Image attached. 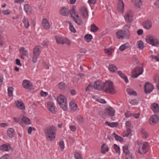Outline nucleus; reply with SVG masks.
<instances>
[{
  "mask_svg": "<svg viewBox=\"0 0 159 159\" xmlns=\"http://www.w3.org/2000/svg\"><path fill=\"white\" fill-rule=\"evenodd\" d=\"M80 14L83 16V18L86 19L88 16V12L87 9L85 7H82L80 8Z\"/></svg>",
  "mask_w": 159,
  "mask_h": 159,
  "instance_id": "obj_13",
  "label": "nucleus"
},
{
  "mask_svg": "<svg viewBox=\"0 0 159 159\" xmlns=\"http://www.w3.org/2000/svg\"><path fill=\"white\" fill-rule=\"evenodd\" d=\"M129 45L128 43H126L122 45L119 48V50L121 51H123L125 49L129 48Z\"/></svg>",
  "mask_w": 159,
  "mask_h": 159,
  "instance_id": "obj_36",
  "label": "nucleus"
},
{
  "mask_svg": "<svg viewBox=\"0 0 159 159\" xmlns=\"http://www.w3.org/2000/svg\"><path fill=\"white\" fill-rule=\"evenodd\" d=\"M47 107L48 110L53 114L55 113V107L53 103L51 102L47 103Z\"/></svg>",
  "mask_w": 159,
  "mask_h": 159,
  "instance_id": "obj_18",
  "label": "nucleus"
},
{
  "mask_svg": "<svg viewBox=\"0 0 159 159\" xmlns=\"http://www.w3.org/2000/svg\"><path fill=\"white\" fill-rule=\"evenodd\" d=\"M124 8V4L121 0H119L118 1L117 9L119 12L122 13L123 12Z\"/></svg>",
  "mask_w": 159,
  "mask_h": 159,
  "instance_id": "obj_16",
  "label": "nucleus"
},
{
  "mask_svg": "<svg viewBox=\"0 0 159 159\" xmlns=\"http://www.w3.org/2000/svg\"><path fill=\"white\" fill-rule=\"evenodd\" d=\"M68 23L70 25V28L69 29L70 31L73 33H75V32L76 30L75 28H74L73 25H72V23L70 21H68Z\"/></svg>",
  "mask_w": 159,
  "mask_h": 159,
  "instance_id": "obj_48",
  "label": "nucleus"
},
{
  "mask_svg": "<svg viewBox=\"0 0 159 159\" xmlns=\"http://www.w3.org/2000/svg\"><path fill=\"white\" fill-rule=\"evenodd\" d=\"M117 73L118 75L123 79L124 80L125 82L127 83L129 82L128 80L127 77L124 73H123L121 71H118Z\"/></svg>",
  "mask_w": 159,
  "mask_h": 159,
  "instance_id": "obj_25",
  "label": "nucleus"
},
{
  "mask_svg": "<svg viewBox=\"0 0 159 159\" xmlns=\"http://www.w3.org/2000/svg\"><path fill=\"white\" fill-rule=\"evenodd\" d=\"M151 108L152 111L155 113L159 112V107L157 103H154L152 104Z\"/></svg>",
  "mask_w": 159,
  "mask_h": 159,
  "instance_id": "obj_21",
  "label": "nucleus"
},
{
  "mask_svg": "<svg viewBox=\"0 0 159 159\" xmlns=\"http://www.w3.org/2000/svg\"><path fill=\"white\" fill-rule=\"evenodd\" d=\"M112 136H113L115 139L117 141L121 142L123 141V138L121 137L118 136L115 133H113L112 134Z\"/></svg>",
  "mask_w": 159,
  "mask_h": 159,
  "instance_id": "obj_33",
  "label": "nucleus"
},
{
  "mask_svg": "<svg viewBox=\"0 0 159 159\" xmlns=\"http://www.w3.org/2000/svg\"><path fill=\"white\" fill-rule=\"evenodd\" d=\"M13 88L12 87H9L8 88V95L10 97H11L13 95Z\"/></svg>",
  "mask_w": 159,
  "mask_h": 159,
  "instance_id": "obj_46",
  "label": "nucleus"
},
{
  "mask_svg": "<svg viewBox=\"0 0 159 159\" xmlns=\"http://www.w3.org/2000/svg\"><path fill=\"white\" fill-rule=\"evenodd\" d=\"M115 110L112 107H109L105 109V113L107 116L112 117L115 116Z\"/></svg>",
  "mask_w": 159,
  "mask_h": 159,
  "instance_id": "obj_9",
  "label": "nucleus"
},
{
  "mask_svg": "<svg viewBox=\"0 0 159 159\" xmlns=\"http://www.w3.org/2000/svg\"><path fill=\"white\" fill-rule=\"evenodd\" d=\"M98 114L101 117L103 118H106L107 116V114L105 113V110L104 111H99L98 112Z\"/></svg>",
  "mask_w": 159,
  "mask_h": 159,
  "instance_id": "obj_41",
  "label": "nucleus"
},
{
  "mask_svg": "<svg viewBox=\"0 0 159 159\" xmlns=\"http://www.w3.org/2000/svg\"><path fill=\"white\" fill-rule=\"evenodd\" d=\"M93 39L92 36L90 34H86L84 36V39L87 42H90Z\"/></svg>",
  "mask_w": 159,
  "mask_h": 159,
  "instance_id": "obj_32",
  "label": "nucleus"
},
{
  "mask_svg": "<svg viewBox=\"0 0 159 159\" xmlns=\"http://www.w3.org/2000/svg\"><path fill=\"white\" fill-rule=\"evenodd\" d=\"M48 41L47 39H45L43 41V42L42 43V45L43 46H47L48 45Z\"/></svg>",
  "mask_w": 159,
  "mask_h": 159,
  "instance_id": "obj_59",
  "label": "nucleus"
},
{
  "mask_svg": "<svg viewBox=\"0 0 159 159\" xmlns=\"http://www.w3.org/2000/svg\"><path fill=\"white\" fill-rule=\"evenodd\" d=\"M43 28L46 30H48L49 28V24L46 19H43L42 22Z\"/></svg>",
  "mask_w": 159,
  "mask_h": 159,
  "instance_id": "obj_24",
  "label": "nucleus"
},
{
  "mask_svg": "<svg viewBox=\"0 0 159 159\" xmlns=\"http://www.w3.org/2000/svg\"><path fill=\"white\" fill-rule=\"evenodd\" d=\"M0 159H10L9 155L6 154L0 158Z\"/></svg>",
  "mask_w": 159,
  "mask_h": 159,
  "instance_id": "obj_58",
  "label": "nucleus"
},
{
  "mask_svg": "<svg viewBox=\"0 0 159 159\" xmlns=\"http://www.w3.org/2000/svg\"><path fill=\"white\" fill-rule=\"evenodd\" d=\"M63 39L62 38L57 37L56 38V41L58 43L63 44Z\"/></svg>",
  "mask_w": 159,
  "mask_h": 159,
  "instance_id": "obj_49",
  "label": "nucleus"
},
{
  "mask_svg": "<svg viewBox=\"0 0 159 159\" xmlns=\"http://www.w3.org/2000/svg\"><path fill=\"white\" fill-rule=\"evenodd\" d=\"M154 87L152 84L149 82H146L144 85V92L146 94L151 93L154 89Z\"/></svg>",
  "mask_w": 159,
  "mask_h": 159,
  "instance_id": "obj_8",
  "label": "nucleus"
},
{
  "mask_svg": "<svg viewBox=\"0 0 159 159\" xmlns=\"http://www.w3.org/2000/svg\"><path fill=\"white\" fill-rule=\"evenodd\" d=\"M141 132L142 134V137L145 139H147L148 137V134L144 129H142Z\"/></svg>",
  "mask_w": 159,
  "mask_h": 159,
  "instance_id": "obj_47",
  "label": "nucleus"
},
{
  "mask_svg": "<svg viewBox=\"0 0 159 159\" xmlns=\"http://www.w3.org/2000/svg\"><path fill=\"white\" fill-rule=\"evenodd\" d=\"M74 156L76 159H82L81 155L79 153L75 152L74 153Z\"/></svg>",
  "mask_w": 159,
  "mask_h": 159,
  "instance_id": "obj_50",
  "label": "nucleus"
},
{
  "mask_svg": "<svg viewBox=\"0 0 159 159\" xmlns=\"http://www.w3.org/2000/svg\"><path fill=\"white\" fill-rule=\"evenodd\" d=\"M2 13L5 15H8L10 14V12L9 10H3L2 11Z\"/></svg>",
  "mask_w": 159,
  "mask_h": 159,
  "instance_id": "obj_61",
  "label": "nucleus"
},
{
  "mask_svg": "<svg viewBox=\"0 0 159 159\" xmlns=\"http://www.w3.org/2000/svg\"><path fill=\"white\" fill-rule=\"evenodd\" d=\"M40 95L42 97H46L48 95L47 92H43V91H41L40 93Z\"/></svg>",
  "mask_w": 159,
  "mask_h": 159,
  "instance_id": "obj_57",
  "label": "nucleus"
},
{
  "mask_svg": "<svg viewBox=\"0 0 159 159\" xmlns=\"http://www.w3.org/2000/svg\"><path fill=\"white\" fill-rule=\"evenodd\" d=\"M159 120V117L157 115H154L150 118L149 121V123L152 124V123H156Z\"/></svg>",
  "mask_w": 159,
  "mask_h": 159,
  "instance_id": "obj_15",
  "label": "nucleus"
},
{
  "mask_svg": "<svg viewBox=\"0 0 159 159\" xmlns=\"http://www.w3.org/2000/svg\"><path fill=\"white\" fill-rule=\"evenodd\" d=\"M23 86L26 89H31L33 87L32 84L30 81L27 80H24L22 83Z\"/></svg>",
  "mask_w": 159,
  "mask_h": 159,
  "instance_id": "obj_14",
  "label": "nucleus"
},
{
  "mask_svg": "<svg viewBox=\"0 0 159 159\" xmlns=\"http://www.w3.org/2000/svg\"><path fill=\"white\" fill-rule=\"evenodd\" d=\"M130 103L131 104L133 105H136L138 103L137 100L135 99H134L131 100Z\"/></svg>",
  "mask_w": 159,
  "mask_h": 159,
  "instance_id": "obj_55",
  "label": "nucleus"
},
{
  "mask_svg": "<svg viewBox=\"0 0 159 159\" xmlns=\"http://www.w3.org/2000/svg\"><path fill=\"white\" fill-rule=\"evenodd\" d=\"M58 88L61 90H63L67 87L66 85L63 82H60L58 84Z\"/></svg>",
  "mask_w": 159,
  "mask_h": 159,
  "instance_id": "obj_35",
  "label": "nucleus"
},
{
  "mask_svg": "<svg viewBox=\"0 0 159 159\" xmlns=\"http://www.w3.org/2000/svg\"><path fill=\"white\" fill-rule=\"evenodd\" d=\"M59 145L62 151L64 148V144L63 141H61L59 142Z\"/></svg>",
  "mask_w": 159,
  "mask_h": 159,
  "instance_id": "obj_53",
  "label": "nucleus"
},
{
  "mask_svg": "<svg viewBox=\"0 0 159 159\" xmlns=\"http://www.w3.org/2000/svg\"><path fill=\"white\" fill-rule=\"evenodd\" d=\"M104 86L105 92L111 94L116 93V90L114 87L113 83L111 81H106L104 83Z\"/></svg>",
  "mask_w": 159,
  "mask_h": 159,
  "instance_id": "obj_2",
  "label": "nucleus"
},
{
  "mask_svg": "<svg viewBox=\"0 0 159 159\" xmlns=\"http://www.w3.org/2000/svg\"><path fill=\"white\" fill-rule=\"evenodd\" d=\"M57 129L53 126L48 127L44 129V132L47 139L50 141H53L55 138Z\"/></svg>",
  "mask_w": 159,
  "mask_h": 159,
  "instance_id": "obj_1",
  "label": "nucleus"
},
{
  "mask_svg": "<svg viewBox=\"0 0 159 159\" xmlns=\"http://www.w3.org/2000/svg\"><path fill=\"white\" fill-rule=\"evenodd\" d=\"M15 62L17 65L20 66H21L22 65L19 59H16L15 60Z\"/></svg>",
  "mask_w": 159,
  "mask_h": 159,
  "instance_id": "obj_62",
  "label": "nucleus"
},
{
  "mask_svg": "<svg viewBox=\"0 0 159 159\" xmlns=\"http://www.w3.org/2000/svg\"><path fill=\"white\" fill-rule=\"evenodd\" d=\"M33 52L34 56H39L40 52L39 51V46H36L34 49Z\"/></svg>",
  "mask_w": 159,
  "mask_h": 159,
  "instance_id": "obj_37",
  "label": "nucleus"
},
{
  "mask_svg": "<svg viewBox=\"0 0 159 159\" xmlns=\"http://www.w3.org/2000/svg\"><path fill=\"white\" fill-rule=\"evenodd\" d=\"M152 23L150 21L147 20L143 22V27L147 30H149L152 27Z\"/></svg>",
  "mask_w": 159,
  "mask_h": 159,
  "instance_id": "obj_23",
  "label": "nucleus"
},
{
  "mask_svg": "<svg viewBox=\"0 0 159 159\" xmlns=\"http://www.w3.org/2000/svg\"><path fill=\"white\" fill-rule=\"evenodd\" d=\"M63 44L66 43L67 45H70V44L71 42L70 40L67 38H65L63 39Z\"/></svg>",
  "mask_w": 159,
  "mask_h": 159,
  "instance_id": "obj_52",
  "label": "nucleus"
},
{
  "mask_svg": "<svg viewBox=\"0 0 159 159\" xmlns=\"http://www.w3.org/2000/svg\"><path fill=\"white\" fill-rule=\"evenodd\" d=\"M133 12L129 10L128 11L126 15L124 16V18L125 21L127 23H131L133 21Z\"/></svg>",
  "mask_w": 159,
  "mask_h": 159,
  "instance_id": "obj_10",
  "label": "nucleus"
},
{
  "mask_svg": "<svg viewBox=\"0 0 159 159\" xmlns=\"http://www.w3.org/2000/svg\"><path fill=\"white\" fill-rule=\"evenodd\" d=\"M138 48L140 49H143L145 47L144 44L143 42L141 40L138 42Z\"/></svg>",
  "mask_w": 159,
  "mask_h": 159,
  "instance_id": "obj_43",
  "label": "nucleus"
},
{
  "mask_svg": "<svg viewBox=\"0 0 159 159\" xmlns=\"http://www.w3.org/2000/svg\"><path fill=\"white\" fill-rule=\"evenodd\" d=\"M76 119L78 122L80 123H82L84 121V119L83 117L80 115H78L76 116Z\"/></svg>",
  "mask_w": 159,
  "mask_h": 159,
  "instance_id": "obj_45",
  "label": "nucleus"
},
{
  "mask_svg": "<svg viewBox=\"0 0 159 159\" xmlns=\"http://www.w3.org/2000/svg\"><path fill=\"white\" fill-rule=\"evenodd\" d=\"M109 70L111 72L114 73L117 70V68L114 64H110L108 67Z\"/></svg>",
  "mask_w": 159,
  "mask_h": 159,
  "instance_id": "obj_29",
  "label": "nucleus"
},
{
  "mask_svg": "<svg viewBox=\"0 0 159 159\" xmlns=\"http://www.w3.org/2000/svg\"><path fill=\"white\" fill-rule=\"evenodd\" d=\"M114 148V149L116 153L120 154V148L119 146H118L116 144H114L113 145Z\"/></svg>",
  "mask_w": 159,
  "mask_h": 159,
  "instance_id": "obj_44",
  "label": "nucleus"
},
{
  "mask_svg": "<svg viewBox=\"0 0 159 159\" xmlns=\"http://www.w3.org/2000/svg\"><path fill=\"white\" fill-rule=\"evenodd\" d=\"M22 121L27 125L31 124L30 120L27 117L23 116L22 118Z\"/></svg>",
  "mask_w": 159,
  "mask_h": 159,
  "instance_id": "obj_40",
  "label": "nucleus"
},
{
  "mask_svg": "<svg viewBox=\"0 0 159 159\" xmlns=\"http://www.w3.org/2000/svg\"><path fill=\"white\" fill-rule=\"evenodd\" d=\"M57 102L59 106L64 111H66L67 109V105L66 97L62 95L58 96L57 98Z\"/></svg>",
  "mask_w": 159,
  "mask_h": 159,
  "instance_id": "obj_3",
  "label": "nucleus"
},
{
  "mask_svg": "<svg viewBox=\"0 0 159 159\" xmlns=\"http://www.w3.org/2000/svg\"><path fill=\"white\" fill-rule=\"evenodd\" d=\"M154 5L158 8H159V0H157L154 3Z\"/></svg>",
  "mask_w": 159,
  "mask_h": 159,
  "instance_id": "obj_64",
  "label": "nucleus"
},
{
  "mask_svg": "<svg viewBox=\"0 0 159 159\" xmlns=\"http://www.w3.org/2000/svg\"><path fill=\"white\" fill-rule=\"evenodd\" d=\"M70 130L73 132H75L76 129V127L75 125H71L70 126Z\"/></svg>",
  "mask_w": 159,
  "mask_h": 159,
  "instance_id": "obj_63",
  "label": "nucleus"
},
{
  "mask_svg": "<svg viewBox=\"0 0 159 159\" xmlns=\"http://www.w3.org/2000/svg\"><path fill=\"white\" fill-rule=\"evenodd\" d=\"M70 15L71 17L73 18L74 20L78 25H82L83 24L82 20L81 19H78L77 20L75 18V17L72 15V13H71V11H70Z\"/></svg>",
  "mask_w": 159,
  "mask_h": 159,
  "instance_id": "obj_31",
  "label": "nucleus"
},
{
  "mask_svg": "<svg viewBox=\"0 0 159 159\" xmlns=\"http://www.w3.org/2000/svg\"><path fill=\"white\" fill-rule=\"evenodd\" d=\"M109 150L108 147L106 145L105 143L103 144L101 147V152L102 154H105L106 152L108 151Z\"/></svg>",
  "mask_w": 159,
  "mask_h": 159,
  "instance_id": "obj_28",
  "label": "nucleus"
},
{
  "mask_svg": "<svg viewBox=\"0 0 159 159\" xmlns=\"http://www.w3.org/2000/svg\"><path fill=\"white\" fill-rule=\"evenodd\" d=\"M129 32L128 29L120 30L117 31L116 35L117 38L123 39V38L127 39L129 37Z\"/></svg>",
  "mask_w": 159,
  "mask_h": 159,
  "instance_id": "obj_4",
  "label": "nucleus"
},
{
  "mask_svg": "<svg viewBox=\"0 0 159 159\" xmlns=\"http://www.w3.org/2000/svg\"><path fill=\"white\" fill-rule=\"evenodd\" d=\"M129 145H125L122 147L123 152L125 154V159H134L133 155L129 150Z\"/></svg>",
  "mask_w": 159,
  "mask_h": 159,
  "instance_id": "obj_6",
  "label": "nucleus"
},
{
  "mask_svg": "<svg viewBox=\"0 0 159 159\" xmlns=\"http://www.w3.org/2000/svg\"><path fill=\"white\" fill-rule=\"evenodd\" d=\"M15 133L14 130L13 128H9L7 130L8 135L10 138L13 137Z\"/></svg>",
  "mask_w": 159,
  "mask_h": 159,
  "instance_id": "obj_30",
  "label": "nucleus"
},
{
  "mask_svg": "<svg viewBox=\"0 0 159 159\" xmlns=\"http://www.w3.org/2000/svg\"><path fill=\"white\" fill-rule=\"evenodd\" d=\"M127 133L125 134V135L124 136V137L126 136L128 137L129 135H131V130L130 128H127Z\"/></svg>",
  "mask_w": 159,
  "mask_h": 159,
  "instance_id": "obj_51",
  "label": "nucleus"
},
{
  "mask_svg": "<svg viewBox=\"0 0 159 159\" xmlns=\"http://www.w3.org/2000/svg\"><path fill=\"white\" fill-rule=\"evenodd\" d=\"M0 150L3 151H9V150H11V151H12L13 149L11 147L10 145L4 144L0 146Z\"/></svg>",
  "mask_w": 159,
  "mask_h": 159,
  "instance_id": "obj_17",
  "label": "nucleus"
},
{
  "mask_svg": "<svg viewBox=\"0 0 159 159\" xmlns=\"http://www.w3.org/2000/svg\"><path fill=\"white\" fill-rule=\"evenodd\" d=\"M93 87L95 89L101 90L104 88V83H102L101 82L98 80L95 82L93 85Z\"/></svg>",
  "mask_w": 159,
  "mask_h": 159,
  "instance_id": "obj_11",
  "label": "nucleus"
},
{
  "mask_svg": "<svg viewBox=\"0 0 159 159\" xmlns=\"http://www.w3.org/2000/svg\"><path fill=\"white\" fill-rule=\"evenodd\" d=\"M69 106L71 110H73L74 111L77 110V105L76 103L72 101H70L69 103Z\"/></svg>",
  "mask_w": 159,
  "mask_h": 159,
  "instance_id": "obj_22",
  "label": "nucleus"
},
{
  "mask_svg": "<svg viewBox=\"0 0 159 159\" xmlns=\"http://www.w3.org/2000/svg\"><path fill=\"white\" fill-rule=\"evenodd\" d=\"M15 103L16 106L19 109L21 110H24L25 109L24 104L22 101H20L19 100H17L15 101Z\"/></svg>",
  "mask_w": 159,
  "mask_h": 159,
  "instance_id": "obj_20",
  "label": "nucleus"
},
{
  "mask_svg": "<svg viewBox=\"0 0 159 159\" xmlns=\"http://www.w3.org/2000/svg\"><path fill=\"white\" fill-rule=\"evenodd\" d=\"M90 28V31L94 33L97 32L99 30V28L94 24L91 25Z\"/></svg>",
  "mask_w": 159,
  "mask_h": 159,
  "instance_id": "obj_39",
  "label": "nucleus"
},
{
  "mask_svg": "<svg viewBox=\"0 0 159 159\" xmlns=\"http://www.w3.org/2000/svg\"><path fill=\"white\" fill-rule=\"evenodd\" d=\"M24 9L27 14H30L31 13V7L28 4H25L24 5Z\"/></svg>",
  "mask_w": 159,
  "mask_h": 159,
  "instance_id": "obj_26",
  "label": "nucleus"
},
{
  "mask_svg": "<svg viewBox=\"0 0 159 159\" xmlns=\"http://www.w3.org/2000/svg\"><path fill=\"white\" fill-rule=\"evenodd\" d=\"M22 21L24 24L25 28H28L30 25L28 19L27 18L24 17Z\"/></svg>",
  "mask_w": 159,
  "mask_h": 159,
  "instance_id": "obj_38",
  "label": "nucleus"
},
{
  "mask_svg": "<svg viewBox=\"0 0 159 159\" xmlns=\"http://www.w3.org/2000/svg\"><path fill=\"white\" fill-rule=\"evenodd\" d=\"M119 124L118 122H112L111 124V127H116Z\"/></svg>",
  "mask_w": 159,
  "mask_h": 159,
  "instance_id": "obj_56",
  "label": "nucleus"
},
{
  "mask_svg": "<svg viewBox=\"0 0 159 159\" xmlns=\"http://www.w3.org/2000/svg\"><path fill=\"white\" fill-rule=\"evenodd\" d=\"M148 145V143L145 142L143 144L142 147H140L139 149L138 153L141 154H143L147 153V146Z\"/></svg>",
  "mask_w": 159,
  "mask_h": 159,
  "instance_id": "obj_12",
  "label": "nucleus"
},
{
  "mask_svg": "<svg viewBox=\"0 0 159 159\" xmlns=\"http://www.w3.org/2000/svg\"><path fill=\"white\" fill-rule=\"evenodd\" d=\"M98 99V100L97 101L103 104L106 103V101L103 99H101L99 98Z\"/></svg>",
  "mask_w": 159,
  "mask_h": 159,
  "instance_id": "obj_60",
  "label": "nucleus"
},
{
  "mask_svg": "<svg viewBox=\"0 0 159 159\" xmlns=\"http://www.w3.org/2000/svg\"><path fill=\"white\" fill-rule=\"evenodd\" d=\"M132 115V113L130 111H127L125 113V117L126 118H128L131 116Z\"/></svg>",
  "mask_w": 159,
  "mask_h": 159,
  "instance_id": "obj_54",
  "label": "nucleus"
},
{
  "mask_svg": "<svg viewBox=\"0 0 159 159\" xmlns=\"http://www.w3.org/2000/svg\"><path fill=\"white\" fill-rule=\"evenodd\" d=\"M106 53L108 55H111L114 51V49L112 48H110L104 49Z\"/></svg>",
  "mask_w": 159,
  "mask_h": 159,
  "instance_id": "obj_42",
  "label": "nucleus"
},
{
  "mask_svg": "<svg viewBox=\"0 0 159 159\" xmlns=\"http://www.w3.org/2000/svg\"><path fill=\"white\" fill-rule=\"evenodd\" d=\"M146 42L153 46H157L159 44V40L154 36L148 35L146 38Z\"/></svg>",
  "mask_w": 159,
  "mask_h": 159,
  "instance_id": "obj_5",
  "label": "nucleus"
},
{
  "mask_svg": "<svg viewBox=\"0 0 159 159\" xmlns=\"http://www.w3.org/2000/svg\"><path fill=\"white\" fill-rule=\"evenodd\" d=\"M132 1L134 3V6L136 8H140L142 5L141 0H132Z\"/></svg>",
  "mask_w": 159,
  "mask_h": 159,
  "instance_id": "obj_27",
  "label": "nucleus"
},
{
  "mask_svg": "<svg viewBox=\"0 0 159 159\" xmlns=\"http://www.w3.org/2000/svg\"><path fill=\"white\" fill-rule=\"evenodd\" d=\"M143 71L142 68L139 66L136 67L132 71L131 77L133 78H137L139 75L142 74Z\"/></svg>",
  "mask_w": 159,
  "mask_h": 159,
  "instance_id": "obj_7",
  "label": "nucleus"
},
{
  "mask_svg": "<svg viewBox=\"0 0 159 159\" xmlns=\"http://www.w3.org/2000/svg\"><path fill=\"white\" fill-rule=\"evenodd\" d=\"M126 92L129 94L130 95L135 96L137 95L136 92L130 88H127L126 89Z\"/></svg>",
  "mask_w": 159,
  "mask_h": 159,
  "instance_id": "obj_34",
  "label": "nucleus"
},
{
  "mask_svg": "<svg viewBox=\"0 0 159 159\" xmlns=\"http://www.w3.org/2000/svg\"><path fill=\"white\" fill-rule=\"evenodd\" d=\"M60 14L64 16H67L69 13L68 9L66 7H62L60 11Z\"/></svg>",
  "mask_w": 159,
  "mask_h": 159,
  "instance_id": "obj_19",
  "label": "nucleus"
}]
</instances>
